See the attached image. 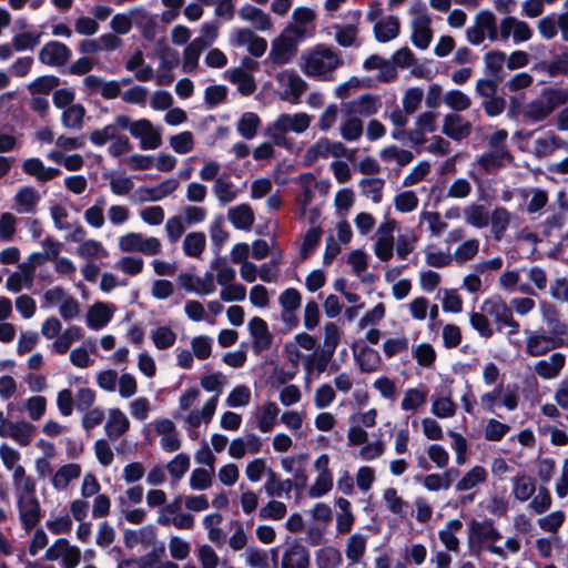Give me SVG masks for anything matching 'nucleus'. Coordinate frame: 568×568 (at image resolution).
I'll return each instance as SVG.
<instances>
[{
    "label": "nucleus",
    "mask_w": 568,
    "mask_h": 568,
    "mask_svg": "<svg viewBox=\"0 0 568 568\" xmlns=\"http://www.w3.org/2000/svg\"><path fill=\"white\" fill-rule=\"evenodd\" d=\"M501 539V531L493 519H473L468 525L467 544L473 555L488 552L500 560H507L509 556L520 551L521 541L517 536H508L503 546L498 545Z\"/></svg>",
    "instance_id": "1"
},
{
    "label": "nucleus",
    "mask_w": 568,
    "mask_h": 568,
    "mask_svg": "<svg viewBox=\"0 0 568 568\" xmlns=\"http://www.w3.org/2000/svg\"><path fill=\"white\" fill-rule=\"evenodd\" d=\"M201 387L206 392L215 393L210 397L201 408H194L185 416L179 412L174 415L176 419H183L184 427L191 439L197 438L196 429L202 425H207L216 410L219 396L226 384V377L222 373H212L204 375L200 381Z\"/></svg>",
    "instance_id": "2"
},
{
    "label": "nucleus",
    "mask_w": 568,
    "mask_h": 568,
    "mask_svg": "<svg viewBox=\"0 0 568 568\" xmlns=\"http://www.w3.org/2000/svg\"><path fill=\"white\" fill-rule=\"evenodd\" d=\"M301 69L318 81L335 80V71L344 64L341 53L325 44H317L302 54Z\"/></svg>",
    "instance_id": "3"
},
{
    "label": "nucleus",
    "mask_w": 568,
    "mask_h": 568,
    "mask_svg": "<svg viewBox=\"0 0 568 568\" xmlns=\"http://www.w3.org/2000/svg\"><path fill=\"white\" fill-rule=\"evenodd\" d=\"M568 102V89L548 87L524 108V116L531 122L546 120L557 108Z\"/></svg>",
    "instance_id": "4"
},
{
    "label": "nucleus",
    "mask_w": 568,
    "mask_h": 568,
    "mask_svg": "<svg viewBox=\"0 0 568 568\" xmlns=\"http://www.w3.org/2000/svg\"><path fill=\"white\" fill-rule=\"evenodd\" d=\"M19 519L23 529L29 532L34 529L41 520V506L37 497V485L34 479H27L17 496Z\"/></svg>",
    "instance_id": "5"
},
{
    "label": "nucleus",
    "mask_w": 568,
    "mask_h": 568,
    "mask_svg": "<svg viewBox=\"0 0 568 568\" xmlns=\"http://www.w3.org/2000/svg\"><path fill=\"white\" fill-rule=\"evenodd\" d=\"M303 40V31L285 28L271 43L267 59L275 65L290 63L296 54L297 45Z\"/></svg>",
    "instance_id": "6"
},
{
    "label": "nucleus",
    "mask_w": 568,
    "mask_h": 568,
    "mask_svg": "<svg viewBox=\"0 0 568 568\" xmlns=\"http://www.w3.org/2000/svg\"><path fill=\"white\" fill-rule=\"evenodd\" d=\"M311 122L312 115L305 112L282 113L267 128V134L277 145H281L284 134L290 132L302 134L310 128Z\"/></svg>",
    "instance_id": "7"
},
{
    "label": "nucleus",
    "mask_w": 568,
    "mask_h": 568,
    "mask_svg": "<svg viewBox=\"0 0 568 568\" xmlns=\"http://www.w3.org/2000/svg\"><path fill=\"white\" fill-rule=\"evenodd\" d=\"M278 97L291 104L301 103L308 89V83L293 69L280 71L275 77Z\"/></svg>",
    "instance_id": "8"
},
{
    "label": "nucleus",
    "mask_w": 568,
    "mask_h": 568,
    "mask_svg": "<svg viewBox=\"0 0 568 568\" xmlns=\"http://www.w3.org/2000/svg\"><path fill=\"white\" fill-rule=\"evenodd\" d=\"M144 39L155 40L159 47L160 68L164 71H171L179 65L180 54L176 50L165 43V31L163 28L144 23Z\"/></svg>",
    "instance_id": "9"
},
{
    "label": "nucleus",
    "mask_w": 568,
    "mask_h": 568,
    "mask_svg": "<svg viewBox=\"0 0 568 568\" xmlns=\"http://www.w3.org/2000/svg\"><path fill=\"white\" fill-rule=\"evenodd\" d=\"M329 462L331 459L327 454H322L315 459L314 469L316 471V477L307 490L311 498H321L332 490L334 477L329 468Z\"/></svg>",
    "instance_id": "10"
},
{
    "label": "nucleus",
    "mask_w": 568,
    "mask_h": 568,
    "mask_svg": "<svg viewBox=\"0 0 568 568\" xmlns=\"http://www.w3.org/2000/svg\"><path fill=\"white\" fill-rule=\"evenodd\" d=\"M525 334L527 337L525 352L532 357L544 356L565 344V341L556 339L555 336L547 334L545 329H525Z\"/></svg>",
    "instance_id": "11"
},
{
    "label": "nucleus",
    "mask_w": 568,
    "mask_h": 568,
    "mask_svg": "<svg viewBox=\"0 0 568 568\" xmlns=\"http://www.w3.org/2000/svg\"><path fill=\"white\" fill-rule=\"evenodd\" d=\"M437 130V114L425 111L415 119L414 128L407 130V140L413 146H423L428 142L427 134Z\"/></svg>",
    "instance_id": "12"
},
{
    "label": "nucleus",
    "mask_w": 568,
    "mask_h": 568,
    "mask_svg": "<svg viewBox=\"0 0 568 568\" xmlns=\"http://www.w3.org/2000/svg\"><path fill=\"white\" fill-rule=\"evenodd\" d=\"M346 116L369 118L375 115L382 108L378 95L364 93L342 104Z\"/></svg>",
    "instance_id": "13"
},
{
    "label": "nucleus",
    "mask_w": 568,
    "mask_h": 568,
    "mask_svg": "<svg viewBox=\"0 0 568 568\" xmlns=\"http://www.w3.org/2000/svg\"><path fill=\"white\" fill-rule=\"evenodd\" d=\"M499 36L503 41L511 38L514 43H521L529 41L534 36V31L526 21L519 20L514 16H507L500 20Z\"/></svg>",
    "instance_id": "14"
},
{
    "label": "nucleus",
    "mask_w": 568,
    "mask_h": 568,
    "mask_svg": "<svg viewBox=\"0 0 568 568\" xmlns=\"http://www.w3.org/2000/svg\"><path fill=\"white\" fill-rule=\"evenodd\" d=\"M432 17L425 9H419L415 12V17L410 22L412 28V42L422 50L429 47L433 39L432 31Z\"/></svg>",
    "instance_id": "15"
},
{
    "label": "nucleus",
    "mask_w": 568,
    "mask_h": 568,
    "mask_svg": "<svg viewBox=\"0 0 568 568\" xmlns=\"http://www.w3.org/2000/svg\"><path fill=\"white\" fill-rule=\"evenodd\" d=\"M395 220H386L377 229V240L374 245V252L381 261H388L394 252V231L396 229Z\"/></svg>",
    "instance_id": "16"
},
{
    "label": "nucleus",
    "mask_w": 568,
    "mask_h": 568,
    "mask_svg": "<svg viewBox=\"0 0 568 568\" xmlns=\"http://www.w3.org/2000/svg\"><path fill=\"white\" fill-rule=\"evenodd\" d=\"M38 58L45 65L61 67L71 58V50L63 42L52 40L42 47Z\"/></svg>",
    "instance_id": "17"
},
{
    "label": "nucleus",
    "mask_w": 568,
    "mask_h": 568,
    "mask_svg": "<svg viewBox=\"0 0 568 568\" xmlns=\"http://www.w3.org/2000/svg\"><path fill=\"white\" fill-rule=\"evenodd\" d=\"M34 429V425L29 422L22 420L14 423L11 420H4L0 425V436L3 438L10 437L21 447H26L30 445Z\"/></svg>",
    "instance_id": "18"
},
{
    "label": "nucleus",
    "mask_w": 568,
    "mask_h": 568,
    "mask_svg": "<svg viewBox=\"0 0 568 568\" xmlns=\"http://www.w3.org/2000/svg\"><path fill=\"white\" fill-rule=\"evenodd\" d=\"M566 365V355L560 352L552 353L547 358L534 364V372L545 381H551L560 376Z\"/></svg>",
    "instance_id": "19"
},
{
    "label": "nucleus",
    "mask_w": 568,
    "mask_h": 568,
    "mask_svg": "<svg viewBox=\"0 0 568 568\" xmlns=\"http://www.w3.org/2000/svg\"><path fill=\"white\" fill-rule=\"evenodd\" d=\"M248 331L252 337L253 351L257 354L270 348L272 344V334L268 331L267 323L261 317H253L248 322Z\"/></svg>",
    "instance_id": "20"
},
{
    "label": "nucleus",
    "mask_w": 568,
    "mask_h": 568,
    "mask_svg": "<svg viewBox=\"0 0 568 568\" xmlns=\"http://www.w3.org/2000/svg\"><path fill=\"white\" fill-rule=\"evenodd\" d=\"M483 310L494 320L499 332H504V325L507 323L508 317L514 316L510 305L499 296L486 300L483 304Z\"/></svg>",
    "instance_id": "21"
},
{
    "label": "nucleus",
    "mask_w": 568,
    "mask_h": 568,
    "mask_svg": "<svg viewBox=\"0 0 568 568\" xmlns=\"http://www.w3.org/2000/svg\"><path fill=\"white\" fill-rule=\"evenodd\" d=\"M310 554L305 546L300 542L288 544L283 552L281 568H308Z\"/></svg>",
    "instance_id": "22"
},
{
    "label": "nucleus",
    "mask_w": 568,
    "mask_h": 568,
    "mask_svg": "<svg viewBox=\"0 0 568 568\" xmlns=\"http://www.w3.org/2000/svg\"><path fill=\"white\" fill-rule=\"evenodd\" d=\"M361 17L362 13L359 10L349 11L347 18L351 23L346 26H334L335 40L341 47L348 48L356 44L358 33L357 23Z\"/></svg>",
    "instance_id": "23"
},
{
    "label": "nucleus",
    "mask_w": 568,
    "mask_h": 568,
    "mask_svg": "<svg viewBox=\"0 0 568 568\" xmlns=\"http://www.w3.org/2000/svg\"><path fill=\"white\" fill-rule=\"evenodd\" d=\"M156 433L161 436L160 445L168 453L175 452L180 448L181 442L172 420L163 418L154 423Z\"/></svg>",
    "instance_id": "24"
},
{
    "label": "nucleus",
    "mask_w": 568,
    "mask_h": 568,
    "mask_svg": "<svg viewBox=\"0 0 568 568\" xmlns=\"http://www.w3.org/2000/svg\"><path fill=\"white\" fill-rule=\"evenodd\" d=\"M280 407L275 402L263 403L255 413L256 427L261 433H270L277 425Z\"/></svg>",
    "instance_id": "25"
},
{
    "label": "nucleus",
    "mask_w": 568,
    "mask_h": 568,
    "mask_svg": "<svg viewBox=\"0 0 568 568\" xmlns=\"http://www.w3.org/2000/svg\"><path fill=\"white\" fill-rule=\"evenodd\" d=\"M212 191L221 205L234 202L241 194V189L225 173L215 180Z\"/></svg>",
    "instance_id": "26"
},
{
    "label": "nucleus",
    "mask_w": 568,
    "mask_h": 568,
    "mask_svg": "<svg viewBox=\"0 0 568 568\" xmlns=\"http://www.w3.org/2000/svg\"><path fill=\"white\" fill-rule=\"evenodd\" d=\"M510 162L511 156L506 148L490 149L481 154L477 161L478 165L487 173L495 172Z\"/></svg>",
    "instance_id": "27"
},
{
    "label": "nucleus",
    "mask_w": 568,
    "mask_h": 568,
    "mask_svg": "<svg viewBox=\"0 0 568 568\" xmlns=\"http://www.w3.org/2000/svg\"><path fill=\"white\" fill-rule=\"evenodd\" d=\"M470 123L465 121L462 115L457 113L445 115L442 131L448 138L460 141L470 134Z\"/></svg>",
    "instance_id": "28"
},
{
    "label": "nucleus",
    "mask_w": 568,
    "mask_h": 568,
    "mask_svg": "<svg viewBox=\"0 0 568 568\" xmlns=\"http://www.w3.org/2000/svg\"><path fill=\"white\" fill-rule=\"evenodd\" d=\"M513 213L504 206L495 207L489 214L490 231L495 241H500L505 236L511 221Z\"/></svg>",
    "instance_id": "29"
},
{
    "label": "nucleus",
    "mask_w": 568,
    "mask_h": 568,
    "mask_svg": "<svg viewBox=\"0 0 568 568\" xmlns=\"http://www.w3.org/2000/svg\"><path fill=\"white\" fill-rule=\"evenodd\" d=\"M297 183L301 192L296 195V203L300 207V216H304L314 199L315 176L312 173H303L297 178Z\"/></svg>",
    "instance_id": "30"
},
{
    "label": "nucleus",
    "mask_w": 568,
    "mask_h": 568,
    "mask_svg": "<svg viewBox=\"0 0 568 568\" xmlns=\"http://www.w3.org/2000/svg\"><path fill=\"white\" fill-rule=\"evenodd\" d=\"M428 389L425 385L407 388L400 402V409L404 412H417L427 402Z\"/></svg>",
    "instance_id": "31"
},
{
    "label": "nucleus",
    "mask_w": 568,
    "mask_h": 568,
    "mask_svg": "<svg viewBox=\"0 0 568 568\" xmlns=\"http://www.w3.org/2000/svg\"><path fill=\"white\" fill-rule=\"evenodd\" d=\"M489 211L484 204L469 203L463 207V217L467 225L485 229L489 224Z\"/></svg>",
    "instance_id": "32"
},
{
    "label": "nucleus",
    "mask_w": 568,
    "mask_h": 568,
    "mask_svg": "<svg viewBox=\"0 0 568 568\" xmlns=\"http://www.w3.org/2000/svg\"><path fill=\"white\" fill-rule=\"evenodd\" d=\"M536 493L534 478L526 474H517L511 478V494L519 503L529 500Z\"/></svg>",
    "instance_id": "33"
},
{
    "label": "nucleus",
    "mask_w": 568,
    "mask_h": 568,
    "mask_svg": "<svg viewBox=\"0 0 568 568\" xmlns=\"http://www.w3.org/2000/svg\"><path fill=\"white\" fill-rule=\"evenodd\" d=\"M225 77L243 95H251L256 90L253 75L243 68L230 69L225 72Z\"/></svg>",
    "instance_id": "34"
},
{
    "label": "nucleus",
    "mask_w": 568,
    "mask_h": 568,
    "mask_svg": "<svg viewBox=\"0 0 568 568\" xmlns=\"http://www.w3.org/2000/svg\"><path fill=\"white\" fill-rule=\"evenodd\" d=\"M239 16L242 20L251 22L260 31H266L272 28L270 16L254 6L245 4L241 7Z\"/></svg>",
    "instance_id": "35"
},
{
    "label": "nucleus",
    "mask_w": 568,
    "mask_h": 568,
    "mask_svg": "<svg viewBox=\"0 0 568 568\" xmlns=\"http://www.w3.org/2000/svg\"><path fill=\"white\" fill-rule=\"evenodd\" d=\"M383 503L389 513L399 518H406L410 509L409 503L404 500L393 487L383 491Z\"/></svg>",
    "instance_id": "36"
},
{
    "label": "nucleus",
    "mask_w": 568,
    "mask_h": 568,
    "mask_svg": "<svg viewBox=\"0 0 568 568\" xmlns=\"http://www.w3.org/2000/svg\"><path fill=\"white\" fill-rule=\"evenodd\" d=\"M367 537L355 532L346 540L345 555L351 565L363 562L366 552Z\"/></svg>",
    "instance_id": "37"
},
{
    "label": "nucleus",
    "mask_w": 568,
    "mask_h": 568,
    "mask_svg": "<svg viewBox=\"0 0 568 568\" xmlns=\"http://www.w3.org/2000/svg\"><path fill=\"white\" fill-rule=\"evenodd\" d=\"M541 310L542 321L547 326L546 333L555 336L558 341H564V336L567 334V325L558 318L556 308L551 305L544 304Z\"/></svg>",
    "instance_id": "38"
},
{
    "label": "nucleus",
    "mask_w": 568,
    "mask_h": 568,
    "mask_svg": "<svg viewBox=\"0 0 568 568\" xmlns=\"http://www.w3.org/2000/svg\"><path fill=\"white\" fill-rule=\"evenodd\" d=\"M400 23L397 17L388 16L374 26V34L378 42H388L398 37Z\"/></svg>",
    "instance_id": "39"
},
{
    "label": "nucleus",
    "mask_w": 568,
    "mask_h": 568,
    "mask_svg": "<svg viewBox=\"0 0 568 568\" xmlns=\"http://www.w3.org/2000/svg\"><path fill=\"white\" fill-rule=\"evenodd\" d=\"M227 217L235 229L244 231H248L255 221L253 210L248 204L231 207L227 212Z\"/></svg>",
    "instance_id": "40"
},
{
    "label": "nucleus",
    "mask_w": 568,
    "mask_h": 568,
    "mask_svg": "<svg viewBox=\"0 0 568 568\" xmlns=\"http://www.w3.org/2000/svg\"><path fill=\"white\" fill-rule=\"evenodd\" d=\"M462 528L463 523L459 519H450L446 523L445 527L438 531L439 540L448 551H459L460 542L456 534L460 531Z\"/></svg>",
    "instance_id": "41"
},
{
    "label": "nucleus",
    "mask_w": 568,
    "mask_h": 568,
    "mask_svg": "<svg viewBox=\"0 0 568 568\" xmlns=\"http://www.w3.org/2000/svg\"><path fill=\"white\" fill-rule=\"evenodd\" d=\"M205 49V43L201 39H193L183 50L182 71L192 73L199 65V60L202 51Z\"/></svg>",
    "instance_id": "42"
},
{
    "label": "nucleus",
    "mask_w": 568,
    "mask_h": 568,
    "mask_svg": "<svg viewBox=\"0 0 568 568\" xmlns=\"http://www.w3.org/2000/svg\"><path fill=\"white\" fill-rule=\"evenodd\" d=\"M315 17V12L311 8L297 7L294 9L292 14L294 22L288 24L286 28H297L302 30L303 39H305L307 36L312 34L314 30L313 22Z\"/></svg>",
    "instance_id": "43"
},
{
    "label": "nucleus",
    "mask_w": 568,
    "mask_h": 568,
    "mask_svg": "<svg viewBox=\"0 0 568 568\" xmlns=\"http://www.w3.org/2000/svg\"><path fill=\"white\" fill-rule=\"evenodd\" d=\"M457 404L450 394L435 395L432 397L430 413L440 419L452 418L456 415Z\"/></svg>",
    "instance_id": "44"
},
{
    "label": "nucleus",
    "mask_w": 568,
    "mask_h": 568,
    "mask_svg": "<svg viewBox=\"0 0 568 568\" xmlns=\"http://www.w3.org/2000/svg\"><path fill=\"white\" fill-rule=\"evenodd\" d=\"M112 315L113 313L106 304L98 302L88 311L87 325L92 329H100L112 320Z\"/></svg>",
    "instance_id": "45"
},
{
    "label": "nucleus",
    "mask_w": 568,
    "mask_h": 568,
    "mask_svg": "<svg viewBox=\"0 0 568 568\" xmlns=\"http://www.w3.org/2000/svg\"><path fill=\"white\" fill-rule=\"evenodd\" d=\"M129 425L126 416L119 408H113L110 410L104 429L110 439H116L129 429Z\"/></svg>",
    "instance_id": "46"
},
{
    "label": "nucleus",
    "mask_w": 568,
    "mask_h": 568,
    "mask_svg": "<svg viewBox=\"0 0 568 568\" xmlns=\"http://www.w3.org/2000/svg\"><path fill=\"white\" fill-rule=\"evenodd\" d=\"M263 488L268 497L281 498L284 494H288L293 488L291 479L281 480L276 473L272 469L267 471V479Z\"/></svg>",
    "instance_id": "47"
},
{
    "label": "nucleus",
    "mask_w": 568,
    "mask_h": 568,
    "mask_svg": "<svg viewBox=\"0 0 568 568\" xmlns=\"http://www.w3.org/2000/svg\"><path fill=\"white\" fill-rule=\"evenodd\" d=\"M487 470L483 466H474L456 483L457 491H467L480 484H484L487 479Z\"/></svg>",
    "instance_id": "48"
},
{
    "label": "nucleus",
    "mask_w": 568,
    "mask_h": 568,
    "mask_svg": "<svg viewBox=\"0 0 568 568\" xmlns=\"http://www.w3.org/2000/svg\"><path fill=\"white\" fill-rule=\"evenodd\" d=\"M342 562V552L333 546L322 547L315 552L317 568H338Z\"/></svg>",
    "instance_id": "49"
},
{
    "label": "nucleus",
    "mask_w": 568,
    "mask_h": 568,
    "mask_svg": "<svg viewBox=\"0 0 568 568\" xmlns=\"http://www.w3.org/2000/svg\"><path fill=\"white\" fill-rule=\"evenodd\" d=\"M205 247L206 237L202 232H191L186 234L182 244L184 254L194 258H200Z\"/></svg>",
    "instance_id": "50"
},
{
    "label": "nucleus",
    "mask_w": 568,
    "mask_h": 568,
    "mask_svg": "<svg viewBox=\"0 0 568 568\" xmlns=\"http://www.w3.org/2000/svg\"><path fill=\"white\" fill-rule=\"evenodd\" d=\"M144 568H153L165 557V545L155 539H144Z\"/></svg>",
    "instance_id": "51"
},
{
    "label": "nucleus",
    "mask_w": 568,
    "mask_h": 568,
    "mask_svg": "<svg viewBox=\"0 0 568 568\" xmlns=\"http://www.w3.org/2000/svg\"><path fill=\"white\" fill-rule=\"evenodd\" d=\"M364 125L359 118L353 115L344 119L339 124V135L347 142H355L363 135Z\"/></svg>",
    "instance_id": "52"
},
{
    "label": "nucleus",
    "mask_w": 568,
    "mask_h": 568,
    "mask_svg": "<svg viewBox=\"0 0 568 568\" xmlns=\"http://www.w3.org/2000/svg\"><path fill=\"white\" fill-rule=\"evenodd\" d=\"M260 125L261 119L256 113L245 112L237 121L236 130L242 138L252 140L255 138Z\"/></svg>",
    "instance_id": "53"
},
{
    "label": "nucleus",
    "mask_w": 568,
    "mask_h": 568,
    "mask_svg": "<svg viewBox=\"0 0 568 568\" xmlns=\"http://www.w3.org/2000/svg\"><path fill=\"white\" fill-rule=\"evenodd\" d=\"M474 22L491 42L500 39L499 31L496 28V18L493 12L488 10L479 11Z\"/></svg>",
    "instance_id": "54"
},
{
    "label": "nucleus",
    "mask_w": 568,
    "mask_h": 568,
    "mask_svg": "<svg viewBox=\"0 0 568 568\" xmlns=\"http://www.w3.org/2000/svg\"><path fill=\"white\" fill-rule=\"evenodd\" d=\"M355 357L363 373L376 372L382 364L378 352L369 347L362 348Z\"/></svg>",
    "instance_id": "55"
},
{
    "label": "nucleus",
    "mask_w": 568,
    "mask_h": 568,
    "mask_svg": "<svg viewBox=\"0 0 568 568\" xmlns=\"http://www.w3.org/2000/svg\"><path fill=\"white\" fill-rule=\"evenodd\" d=\"M84 115L85 109L82 104H71L62 112L61 122L64 128L80 130L83 126Z\"/></svg>",
    "instance_id": "56"
},
{
    "label": "nucleus",
    "mask_w": 568,
    "mask_h": 568,
    "mask_svg": "<svg viewBox=\"0 0 568 568\" xmlns=\"http://www.w3.org/2000/svg\"><path fill=\"white\" fill-rule=\"evenodd\" d=\"M382 348L384 356L389 359L397 355L407 353L409 349V339L404 334L388 337L384 341Z\"/></svg>",
    "instance_id": "57"
},
{
    "label": "nucleus",
    "mask_w": 568,
    "mask_h": 568,
    "mask_svg": "<svg viewBox=\"0 0 568 568\" xmlns=\"http://www.w3.org/2000/svg\"><path fill=\"white\" fill-rule=\"evenodd\" d=\"M60 85V78L53 74L41 75L28 84V91L31 95H48L52 90Z\"/></svg>",
    "instance_id": "58"
},
{
    "label": "nucleus",
    "mask_w": 568,
    "mask_h": 568,
    "mask_svg": "<svg viewBox=\"0 0 568 568\" xmlns=\"http://www.w3.org/2000/svg\"><path fill=\"white\" fill-rule=\"evenodd\" d=\"M327 158V138H321L305 150L303 155V163L306 166H312L318 161Z\"/></svg>",
    "instance_id": "59"
},
{
    "label": "nucleus",
    "mask_w": 568,
    "mask_h": 568,
    "mask_svg": "<svg viewBox=\"0 0 568 568\" xmlns=\"http://www.w3.org/2000/svg\"><path fill=\"white\" fill-rule=\"evenodd\" d=\"M81 475V467L79 464H67L61 466L53 476L52 484L58 489L65 488L73 479L79 478Z\"/></svg>",
    "instance_id": "60"
},
{
    "label": "nucleus",
    "mask_w": 568,
    "mask_h": 568,
    "mask_svg": "<svg viewBox=\"0 0 568 568\" xmlns=\"http://www.w3.org/2000/svg\"><path fill=\"white\" fill-rule=\"evenodd\" d=\"M362 193L374 203L382 202L385 181L381 178H366L359 181Z\"/></svg>",
    "instance_id": "61"
},
{
    "label": "nucleus",
    "mask_w": 568,
    "mask_h": 568,
    "mask_svg": "<svg viewBox=\"0 0 568 568\" xmlns=\"http://www.w3.org/2000/svg\"><path fill=\"white\" fill-rule=\"evenodd\" d=\"M379 158L384 162H396L398 165L404 166L413 161L414 155L408 150L399 149L396 145H388L379 151Z\"/></svg>",
    "instance_id": "62"
},
{
    "label": "nucleus",
    "mask_w": 568,
    "mask_h": 568,
    "mask_svg": "<svg viewBox=\"0 0 568 568\" xmlns=\"http://www.w3.org/2000/svg\"><path fill=\"white\" fill-rule=\"evenodd\" d=\"M211 268L216 273V282L224 286L235 280L236 272L230 266L225 257L217 256L211 262Z\"/></svg>",
    "instance_id": "63"
},
{
    "label": "nucleus",
    "mask_w": 568,
    "mask_h": 568,
    "mask_svg": "<svg viewBox=\"0 0 568 568\" xmlns=\"http://www.w3.org/2000/svg\"><path fill=\"white\" fill-rule=\"evenodd\" d=\"M287 514V507L283 501L271 499L258 509L260 520H281Z\"/></svg>",
    "instance_id": "64"
}]
</instances>
